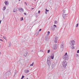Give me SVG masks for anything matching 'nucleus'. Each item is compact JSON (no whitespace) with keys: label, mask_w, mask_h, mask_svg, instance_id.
I'll list each match as a JSON object with an SVG mask.
<instances>
[{"label":"nucleus","mask_w":79,"mask_h":79,"mask_svg":"<svg viewBox=\"0 0 79 79\" xmlns=\"http://www.w3.org/2000/svg\"><path fill=\"white\" fill-rule=\"evenodd\" d=\"M66 10H65V9H64L63 13V15H62V16L64 18V19H66V18L67 17V16L68 14H65L66 12Z\"/></svg>","instance_id":"nucleus-1"},{"label":"nucleus","mask_w":79,"mask_h":79,"mask_svg":"<svg viewBox=\"0 0 79 79\" xmlns=\"http://www.w3.org/2000/svg\"><path fill=\"white\" fill-rule=\"evenodd\" d=\"M62 65L64 68L66 67V66H67V62L66 60H64L63 61Z\"/></svg>","instance_id":"nucleus-2"},{"label":"nucleus","mask_w":79,"mask_h":79,"mask_svg":"<svg viewBox=\"0 0 79 79\" xmlns=\"http://www.w3.org/2000/svg\"><path fill=\"white\" fill-rule=\"evenodd\" d=\"M68 56H63V58L64 59V60H68Z\"/></svg>","instance_id":"nucleus-3"},{"label":"nucleus","mask_w":79,"mask_h":79,"mask_svg":"<svg viewBox=\"0 0 79 79\" xmlns=\"http://www.w3.org/2000/svg\"><path fill=\"white\" fill-rule=\"evenodd\" d=\"M71 45H75V41L74 40L71 41V43H70Z\"/></svg>","instance_id":"nucleus-4"},{"label":"nucleus","mask_w":79,"mask_h":79,"mask_svg":"<svg viewBox=\"0 0 79 79\" xmlns=\"http://www.w3.org/2000/svg\"><path fill=\"white\" fill-rule=\"evenodd\" d=\"M48 35H46L45 37V40L46 41H48Z\"/></svg>","instance_id":"nucleus-5"},{"label":"nucleus","mask_w":79,"mask_h":79,"mask_svg":"<svg viewBox=\"0 0 79 79\" xmlns=\"http://www.w3.org/2000/svg\"><path fill=\"white\" fill-rule=\"evenodd\" d=\"M47 64H48V65L49 66L51 65V62L50 61L48 60L47 61Z\"/></svg>","instance_id":"nucleus-6"},{"label":"nucleus","mask_w":79,"mask_h":79,"mask_svg":"<svg viewBox=\"0 0 79 79\" xmlns=\"http://www.w3.org/2000/svg\"><path fill=\"white\" fill-rule=\"evenodd\" d=\"M18 10L19 11H20V12H21V13L22 12H24V10L23 8L18 9Z\"/></svg>","instance_id":"nucleus-7"},{"label":"nucleus","mask_w":79,"mask_h":79,"mask_svg":"<svg viewBox=\"0 0 79 79\" xmlns=\"http://www.w3.org/2000/svg\"><path fill=\"white\" fill-rule=\"evenodd\" d=\"M58 37H55V43H57L58 42Z\"/></svg>","instance_id":"nucleus-8"},{"label":"nucleus","mask_w":79,"mask_h":79,"mask_svg":"<svg viewBox=\"0 0 79 79\" xmlns=\"http://www.w3.org/2000/svg\"><path fill=\"white\" fill-rule=\"evenodd\" d=\"M18 8H15L14 9V10H13V12L14 13H15V12H16L17 11H18Z\"/></svg>","instance_id":"nucleus-9"},{"label":"nucleus","mask_w":79,"mask_h":79,"mask_svg":"<svg viewBox=\"0 0 79 79\" xmlns=\"http://www.w3.org/2000/svg\"><path fill=\"white\" fill-rule=\"evenodd\" d=\"M51 59H52V60H53V59L54 58V55L53 54H52V55L51 56Z\"/></svg>","instance_id":"nucleus-10"},{"label":"nucleus","mask_w":79,"mask_h":79,"mask_svg":"<svg viewBox=\"0 0 79 79\" xmlns=\"http://www.w3.org/2000/svg\"><path fill=\"white\" fill-rule=\"evenodd\" d=\"M64 48V46H63V44L62 43L61 45V48Z\"/></svg>","instance_id":"nucleus-11"},{"label":"nucleus","mask_w":79,"mask_h":79,"mask_svg":"<svg viewBox=\"0 0 79 79\" xmlns=\"http://www.w3.org/2000/svg\"><path fill=\"white\" fill-rule=\"evenodd\" d=\"M4 3L6 5H8V3L7 2V1H5Z\"/></svg>","instance_id":"nucleus-12"},{"label":"nucleus","mask_w":79,"mask_h":79,"mask_svg":"<svg viewBox=\"0 0 79 79\" xmlns=\"http://www.w3.org/2000/svg\"><path fill=\"white\" fill-rule=\"evenodd\" d=\"M6 10V6H4V7L3 8V11H5Z\"/></svg>","instance_id":"nucleus-13"},{"label":"nucleus","mask_w":79,"mask_h":79,"mask_svg":"<svg viewBox=\"0 0 79 79\" xmlns=\"http://www.w3.org/2000/svg\"><path fill=\"white\" fill-rule=\"evenodd\" d=\"M25 73H28L29 72V70L27 69V70H26L25 71Z\"/></svg>","instance_id":"nucleus-14"},{"label":"nucleus","mask_w":79,"mask_h":79,"mask_svg":"<svg viewBox=\"0 0 79 79\" xmlns=\"http://www.w3.org/2000/svg\"><path fill=\"white\" fill-rule=\"evenodd\" d=\"M27 52H26L25 53V54L24 55V56H27Z\"/></svg>","instance_id":"nucleus-15"},{"label":"nucleus","mask_w":79,"mask_h":79,"mask_svg":"<svg viewBox=\"0 0 79 79\" xmlns=\"http://www.w3.org/2000/svg\"><path fill=\"white\" fill-rule=\"evenodd\" d=\"M11 42H10V44L8 45V47H11Z\"/></svg>","instance_id":"nucleus-16"},{"label":"nucleus","mask_w":79,"mask_h":79,"mask_svg":"<svg viewBox=\"0 0 79 79\" xmlns=\"http://www.w3.org/2000/svg\"><path fill=\"white\" fill-rule=\"evenodd\" d=\"M8 75H10V74H11V72H7V74H8Z\"/></svg>","instance_id":"nucleus-17"},{"label":"nucleus","mask_w":79,"mask_h":79,"mask_svg":"<svg viewBox=\"0 0 79 79\" xmlns=\"http://www.w3.org/2000/svg\"><path fill=\"white\" fill-rule=\"evenodd\" d=\"M50 58H48L47 59V61H50Z\"/></svg>","instance_id":"nucleus-18"},{"label":"nucleus","mask_w":79,"mask_h":79,"mask_svg":"<svg viewBox=\"0 0 79 79\" xmlns=\"http://www.w3.org/2000/svg\"><path fill=\"white\" fill-rule=\"evenodd\" d=\"M64 56H68V55H67V53H66Z\"/></svg>","instance_id":"nucleus-19"},{"label":"nucleus","mask_w":79,"mask_h":79,"mask_svg":"<svg viewBox=\"0 0 79 79\" xmlns=\"http://www.w3.org/2000/svg\"><path fill=\"white\" fill-rule=\"evenodd\" d=\"M45 11H46L47 12H48V11H49V10H47V9H45Z\"/></svg>","instance_id":"nucleus-20"},{"label":"nucleus","mask_w":79,"mask_h":79,"mask_svg":"<svg viewBox=\"0 0 79 79\" xmlns=\"http://www.w3.org/2000/svg\"><path fill=\"white\" fill-rule=\"evenodd\" d=\"M37 15H38V14L37 13H36L35 14V15H36V18H37V17H38V16H37Z\"/></svg>","instance_id":"nucleus-21"},{"label":"nucleus","mask_w":79,"mask_h":79,"mask_svg":"<svg viewBox=\"0 0 79 79\" xmlns=\"http://www.w3.org/2000/svg\"><path fill=\"white\" fill-rule=\"evenodd\" d=\"M24 75H23L22 77L21 78V79H24Z\"/></svg>","instance_id":"nucleus-22"},{"label":"nucleus","mask_w":79,"mask_h":79,"mask_svg":"<svg viewBox=\"0 0 79 79\" xmlns=\"http://www.w3.org/2000/svg\"><path fill=\"white\" fill-rule=\"evenodd\" d=\"M33 65H34V62H33L32 63V64H30V66H33Z\"/></svg>","instance_id":"nucleus-23"},{"label":"nucleus","mask_w":79,"mask_h":79,"mask_svg":"<svg viewBox=\"0 0 79 79\" xmlns=\"http://www.w3.org/2000/svg\"><path fill=\"white\" fill-rule=\"evenodd\" d=\"M16 72H17L16 71H15L14 72V76H15L16 75Z\"/></svg>","instance_id":"nucleus-24"},{"label":"nucleus","mask_w":79,"mask_h":79,"mask_svg":"<svg viewBox=\"0 0 79 79\" xmlns=\"http://www.w3.org/2000/svg\"><path fill=\"white\" fill-rule=\"evenodd\" d=\"M50 31H48V32H47L48 35H48H48H49V34H50Z\"/></svg>","instance_id":"nucleus-25"},{"label":"nucleus","mask_w":79,"mask_h":79,"mask_svg":"<svg viewBox=\"0 0 79 79\" xmlns=\"http://www.w3.org/2000/svg\"><path fill=\"white\" fill-rule=\"evenodd\" d=\"M35 35H39V33H38V32L37 33H35Z\"/></svg>","instance_id":"nucleus-26"},{"label":"nucleus","mask_w":79,"mask_h":79,"mask_svg":"<svg viewBox=\"0 0 79 79\" xmlns=\"http://www.w3.org/2000/svg\"><path fill=\"white\" fill-rule=\"evenodd\" d=\"M79 25V24L77 23V25H76V27H78V26Z\"/></svg>","instance_id":"nucleus-27"},{"label":"nucleus","mask_w":79,"mask_h":79,"mask_svg":"<svg viewBox=\"0 0 79 79\" xmlns=\"http://www.w3.org/2000/svg\"><path fill=\"white\" fill-rule=\"evenodd\" d=\"M50 50H48L47 53H50Z\"/></svg>","instance_id":"nucleus-28"},{"label":"nucleus","mask_w":79,"mask_h":79,"mask_svg":"<svg viewBox=\"0 0 79 79\" xmlns=\"http://www.w3.org/2000/svg\"><path fill=\"white\" fill-rule=\"evenodd\" d=\"M21 21H23V17L21 18Z\"/></svg>","instance_id":"nucleus-29"},{"label":"nucleus","mask_w":79,"mask_h":79,"mask_svg":"<svg viewBox=\"0 0 79 79\" xmlns=\"http://www.w3.org/2000/svg\"><path fill=\"white\" fill-rule=\"evenodd\" d=\"M56 23H57V21H54V24H56Z\"/></svg>","instance_id":"nucleus-30"},{"label":"nucleus","mask_w":79,"mask_h":79,"mask_svg":"<svg viewBox=\"0 0 79 79\" xmlns=\"http://www.w3.org/2000/svg\"><path fill=\"white\" fill-rule=\"evenodd\" d=\"M3 38L4 39H6V38L5 36H3Z\"/></svg>","instance_id":"nucleus-31"},{"label":"nucleus","mask_w":79,"mask_h":79,"mask_svg":"<svg viewBox=\"0 0 79 79\" xmlns=\"http://www.w3.org/2000/svg\"><path fill=\"white\" fill-rule=\"evenodd\" d=\"M23 14L24 15H27V13H24Z\"/></svg>","instance_id":"nucleus-32"},{"label":"nucleus","mask_w":79,"mask_h":79,"mask_svg":"<svg viewBox=\"0 0 79 79\" xmlns=\"http://www.w3.org/2000/svg\"><path fill=\"white\" fill-rule=\"evenodd\" d=\"M72 49H74V47L73 46H72Z\"/></svg>","instance_id":"nucleus-33"},{"label":"nucleus","mask_w":79,"mask_h":79,"mask_svg":"<svg viewBox=\"0 0 79 79\" xmlns=\"http://www.w3.org/2000/svg\"><path fill=\"white\" fill-rule=\"evenodd\" d=\"M40 10H39L38 12V14H40Z\"/></svg>","instance_id":"nucleus-34"},{"label":"nucleus","mask_w":79,"mask_h":79,"mask_svg":"<svg viewBox=\"0 0 79 79\" xmlns=\"http://www.w3.org/2000/svg\"><path fill=\"white\" fill-rule=\"evenodd\" d=\"M0 41H2V42H3V40H2V39H0Z\"/></svg>","instance_id":"nucleus-35"},{"label":"nucleus","mask_w":79,"mask_h":79,"mask_svg":"<svg viewBox=\"0 0 79 79\" xmlns=\"http://www.w3.org/2000/svg\"><path fill=\"white\" fill-rule=\"evenodd\" d=\"M77 53H79V50H78L77 51Z\"/></svg>","instance_id":"nucleus-36"},{"label":"nucleus","mask_w":79,"mask_h":79,"mask_svg":"<svg viewBox=\"0 0 79 79\" xmlns=\"http://www.w3.org/2000/svg\"><path fill=\"white\" fill-rule=\"evenodd\" d=\"M54 26H55V27H56V25H54Z\"/></svg>","instance_id":"nucleus-37"},{"label":"nucleus","mask_w":79,"mask_h":79,"mask_svg":"<svg viewBox=\"0 0 79 79\" xmlns=\"http://www.w3.org/2000/svg\"><path fill=\"white\" fill-rule=\"evenodd\" d=\"M42 31V29H40V30H39V31Z\"/></svg>","instance_id":"nucleus-38"},{"label":"nucleus","mask_w":79,"mask_h":79,"mask_svg":"<svg viewBox=\"0 0 79 79\" xmlns=\"http://www.w3.org/2000/svg\"><path fill=\"white\" fill-rule=\"evenodd\" d=\"M24 3H25V4H26V5L27 6V3H26V2H25Z\"/></svg>","instance_id":"nucleus-39"},{"label":"nucleus","mask_w":79,"mask_h":79,"mask_svg":"<svg viewBox=\"0 0 79 79\" xmlns=\"http://www.w3.org/2000/svg\"><path fill=\"white\" fill-rule=\"evenodd\" d=\"M45 13L47 15V11L45 12Z\"/></svg>","instance_id":"nucleus-40"},{"label":"nucleus","mask_w":79,"mask_h":79,"mask_svg":"<svg viewBox=\"0 0 79 79\" xmlns=\"http://www.w3.org/2000/svg\"><path fill=\"white\" fill-rule=\"evenodd\" d=\"M2 22V20H0V24H1V22Z\"/></svg>","instance_id":"nucleus-41"},{"label":"nucleus","mask_w":79,"mask_h":79,"mask_svg":"<svg viewBox=\"0 0 79 79\" xmlns=\"http://www.w3.org/2000/svg\"><path fill=\"white\" fill-rule=\"evenodd\" d=\"M77 56H79V54H77Z\"/></svg>","instance_id":"nucleus-42"},{"label":"nucleus","mask_w":79,"mask_h":79,"mask_svg":"<svg viewBox=\"0 0 79 79\" xmlns=\"http://www.w3.org/2000/svg\"><path fill=\"white\" fill-rule=\"evenodd\" d=\"M34 8L31 9V10H34Z\"/></svg>","instance_id":"nucleus-43"},{"label":"nucleus","mask_w":79,"mask_h":79,"mask_svg":"<svg viewBox=\"0 0 79 79\" xmlns=\"http://www.w3.org/2000/svg\"><path fill=\"white\" fill-rule=\"evenodd\" d=\"M54 50H56V49H55V48H54Z\"/></svg>","instance_id":"nucleus-44"},{"label":"nucleus","mask_w":79,"mask_h":79,"mask_svg":"<svg viewBox=\"0 0 79 79\" xmlns=\"http://www.w3.org/2000/svg\"><path fill=\"white\" fill-rule=\"evenodd\" d=\"M1 52H0V54H1Z\"/></svg>","instance_id":"nucleus-45"},{"label":"nucleus","mask_w":79,"mask_h":79,"mask_svg":"<svg viewBox=\"0 0 79 79\" xmlns=\"http://www.w3.org/2000/svg\"><path fill=\"white\" fill-rule=\"evenodd\" d=\"M19 1H21V0H19Z\"/></svg>","instance_id":"nucleus-46"},{"label":"nucleus","mask_w":79,"mask_h":79,"mask_svg":"<svg viewBox=\"0 0 79 79\" xmlns=\"http://www.w3.org/2000/svg\"><path fill=\"white\" fill-rule=\"evenodd\" d=\"M27 79H28V78H27Z\"/></svg>","instance_id":"nucleus-47"},{"label":"nucleus","mask_w":79,"mask_h":79,"mask_svg":"<svg viewBox=\"0 0 79 79\" xmlns=\"http://www.w3.org/2000/svg\"><path fill=\"white\" fill-rule=\"evenodd\" d=\"M35 0V1H36V0Z\"/></svg>","instance_id":"nucleus-48"},{"label":"nucleus","mask_w":79,"mask_h":79,"mask_svg":"<svg viewBox=\"0 0 79 79\" xmlns=\"http://www.w3.org/2000/svg\"><path fill=\"white\" fill-rule=\"evenodd\" d=\"M32 52H33V51H32Z\"/></svg>","instance_id":"nucleus-49"}]
</instances>
